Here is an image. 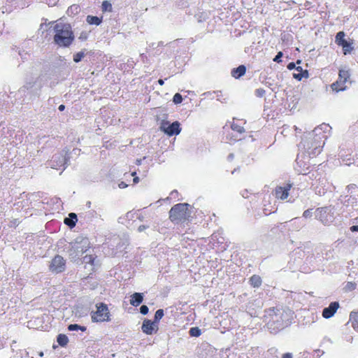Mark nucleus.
Segmentation results:
<instances>
[{"label":"nucleus","instance_id":"1","mask_svg":"<svg viewBox=\"0 0 358 358\" xmlns=\"http://www.w3.org/2000/svg\"><path fill=\"white\" fill-rule=\"evenodd\" d=\"M292 313L290 310L270 309L265 315V322L267 327L272 333H277L290 324L292 320Z\"/></svg>","mask_w":358,"mask_h":358},{"label":"nucleus","instance_id":"2","mask_svg":"<svg viewBox=\"0 0 358 358\" xmlns=\"http://www.w3.org/2000/svg\"><path fill=\"white\" fill-rule=\"evenodd\" d=\"M53 30V41L56 45L59 47H69L71 45L75 36L69 24L57 23L54 25Z\"/></svg>","mask_w":358,"mask_h":358},{"label":"nucleus","instance_id":"3","mask_svg":"<svg viewBox=\"0 0 358 358\" xmlns=\"http://www.w3.org/2000/svg\"><path fill=\"white\" fill-rule=\"evenodd\" d=\"M331 131V126L325 123L315 127V151L324 148Z\"/></svg>","mask_w":358,"mask_h":358},{"label":"nucleus","instance_id":"4","mask_svg":"<svg viewBox=\"0 0 358 358\" xmlns=\"http://www.w3.org/2000/svg\"><path fill=\"white\" fill-rule=\"evenodd\" d=\"M189 205L187 203H179L173 206L170 210V219L171 221L185 220L190 215Z\"/></svg>","mask_w":358,"mask_h":358},{"label":"nucleus","instance_id":"5","mask_svg":"<svg viewBox=\"0 0 358 358\" xmlns=\"http://www.w3.org/2000/svg\"><path fill=\"white\" fill-rule=\"evenodd\" d=\"M90 248V241L87 238H77L70 250L69 255L76 260Z\"/></svg>","mask_w":358,"mask_h":358},{"label":"nucleus","instance_id":"6","mask_svg":"<svg viewBox=\"0 0 358 358\" xmlns=\"http://www.w3.org/2000/svg\"><path fill=\"white\" fill-rule=\"evenodd\" d=\"M94 322H104L111 320L110 310L106 303H96V310L92 313Z\"/></svg>","mask_w":358,"mask_h":358},{"label":"nucleus","instance_id":"7","mask_svg":"<svg viewBox=\"0 0 358 358\" xmlns=\"http://www.w3.org/2000/svg\"><path fill=\"white\" fill-rule=\"evenodd\" d=\"M350 73L349 70L340 69L338 72V78L331 84V87L334 91H343L346 88V83L349 81Z\"/></svg>","mask_w":358,"mask_h":358},{"label":"nucleus","instance_id":"8","mask_svg":"<svg viewBox=\"0 0 358 358\" xmlns=\"http://www.w3.org/2000/svg\"><path fill=\"white\" fill-rule=\"evenodd\" d=\"M160 130L168 136H177L181 132V127L178 121L170 123L167 120H162Z\"/></svg>","mask_w":358,"mask_h":358},{"label":"nucleus","instance_id":"9","mask_svg":"<svg viewBox=\"0 0 358 358\" xmlns=\"http://www.w3.org/2000/svg\"><path fill=\"white\" fill-rule=\"evenodd\" d=\"M49 271L52 273H62L66 268V261L63 257L55 256L48 264Z\"/></svg>","mask_w":358,"mask_h":358},{"label":"nucleus","instance_id":"10","mask_svg":"<svg viewBox=\"0 0 358 358\" xmlns=\"http://www.w3.org/2000/svg\"><path fill=\"white\" fill-rule=\"evenodd\" d=\"M345 33L343 31H340L337 33L336 36V44L343 48V52L345 55L350 54L353 50L352 40H345Z\"/></svg>","mask_w":358,"mask_h":358},{"label":"nucleus","instance_id":"11","mask_svg":"<svg viewBox=\"0 0 358 358\" xmlns=\"http://www.w3.org/2000/svg\"><path fill=\"white\" fill-rule=\"evenodd\" d=\"M310 157L298 156L296 158L297 171L303 175H306L310 172Z\"/></svg>","mask_w":358,"mask_h":358},{"label":"nucleus","instance_id":"12","mask_svg":"<svg viewBox=\"0 0 358 358\" xmlns=\"http://www.w3.org/2000/svg\"><path fill=\"white\" fill-rule=\"evenodd\" d=\"M316 217L324 224H328L334 220V215L331 210L327 207L318 208L316 210Z\"/></svg>","mask_w":358,"mask_h":358},{"label":"nucleus","instance_id":"13","mask_svg":"<svg viewBox=\"0 0 358 358\" xmlns=\"http://www.w3.org/2000/svg\"><path fill=\"white\" fill-rule=\"evenodd\" d=\"M159 329L158 324L150 320H143L141 330L147 335H152Z\"/></svg>","mask_w":358,"mask_h":358},{"label":"nucleus","instance_id":"14","mask_svg":"<svg viewBox=\"0 0 358 358\" xmlns=\"http://www.w3.org/2000/svg\"><path fill=\"white\" fill-rule=\"evenodd\" d=\"M66 163V157L65 155L63 152H59L57 154H55L50 162H49V166H51L52 169H58L59 168H62L64 166Z\"/></svg>","mask_w":358,"mask_h":358},{"label":"nucleus","instance_id":"15","mask_svg":"<svg viewBox=\"0 0 358 358\" xmlns=\"http://www.w3.org/2000/svg\"><path fill=\"white\" fill-rule=\"evenodd\" d=\"M339 307L340 305L338 301L331 302L329 304L328 307L323 310V312H322V316L325 319L331 318L334 315L335 313L337 312Z\"/></svg>","mask_w":358,"mask_h":358},{"label":"nucleus","instance_id":"16","mask_svg":"<svg viewBox=\"0 0 358 358\" xmlns=\"http://www.w3.org/2000/svg\"><path fill=\"white\" fill-rule=\"evenodd\" d=\"M291 189L290 184H286L284 187H278L275 189V196L278 199H286L289 196V191Z\"/></svg>","mask_w":358,"mask_h":358},{"label":"nucleus","instance_id":"17","mask_svg":"<svg viewBox=\"0 0 358 358\" xmlns=\"http://www.w3.org/2000/svg\"><path fill=\"white\" fill-rule=\"evenodd\" d=\"M143 299V294L141 293H134L131 295L130 304L134 306H138L141 304Z\"/></svg>","mask_w":358,"mask_h":358},{"label":"nucleus","instance_id":"18","mask_svg":"<svg viewBox=\"0 0 358 358\" xmlns=\"http://www.w3.org/2000/svg\"><path fill=\"white\" fill-rule=\"evenodd\" d=\"M292 76H294V78L298 80H301L303 78L308 77V71H303L301 66H298L296 68L295 72L294 74H292Z\"/></svg>","mask_w":358,"mask_h":358},{"label":"nucleus","instance_id":"19","mask_svg":"<svg viewBox=\"0 0 358 358\" xmlns=\"http://www.w3.org/2000/svg\"><path fill=\"white\" fill-rule=\"evenodd\" d=\"M350 320L351 322L352 329L358 331V311L350 313Z\"/></svg>","mask_w":358,"mask_h":358},{"label":"nucleus","instance_id":"20","mask_svg":"<svg viewBox=\"0 0 358 358\" xmlns=\"http://www.w3.org/2000/svg\"><path fill=\"white\" fill-rule=\"evenodd\" d=\"M245 73V67L241 65L231 71V76L232 77L238 79V78L244 75Z\"/></svg>","mask_w":358,"mask_h":358},{"label":"nucleus","instance_id":"21","mask_svg":"<svg viewBox=\"0 0 358 358\" xmlns=\"http://www.w3.org/2000/svg\"><path fill=\"white\" fill-rule=\"evenodd\" d=\"M76 215L75 213H71L69 214V217L64 220V223L66 225H68L70 227H73L76 226Z\"/></svg>","mask_w":358,"mask_h":358},{"label":"nucleus","instance_id":"22","mask_svg":"<svg viewBox=\"0 0 358 358\" xmlns=\"http://www.w3.org/2000/svg\"><path fill=\"white\" fill-rule=\"evenodd\" d=\"M58 344L62 346H66L68 345L69 340L67 336L64 334H59L57 336Z\"/></svg>","mask_w":358,"mask_h":358},{"label":"nucleus","instance_id":"23","mask_svg":"<svg viewBox=\"0 0 358 358\" xmlns=\"http://www.w3.org/2000/svg\"><path fill=\"white\" fill-rule=\"evenodd\" d=\"M250 282L254 287H258L261 285L262 279L258 275H253L250 278Z\"/></svg>","mask_w":358,"mask_h":358},{"label":"nucleus","instance_id":"24","mask_svg":"<svg viewBox=\"0 0 358 358\" xmlns=\"http://www.w3.org/2000/svg\"><path fill=\"white\" fill-rule=\"evenodd\" d=\"M87 21L90 24H95L99 25L101 23V20L96 16L88 15L87 17Z\"/></svg>","mask_w":358,"mask_h":358},{"label":"nucleus","instance_id":"25","mask_svg":"<svg viewBox=\"0 0 358 358\" xmlns=\"http://www.w3.org/2000/svg\"><path fill=\"white\" fill-rule=\"evenodd\" d=\"M69 331H85L87 330L86 327L81 326L80 324H70L68 327Z\"/></svg>","mask_w":358,"mask_h":358},{"label":"nucleus","instance_id":"26","mask_svg":"<svg viewBox=\"0 0 358 358\" xmlns=\"http://www.w3.org/2000/svg\"><path fill=\"white\" fill-rule=\"evenodd\" d=\"M164 315V310L163 309H158L157 312H155V319L154 322H157L158 324L159 321L163 317Z\"/></svg>","mask_w":358,"mask_h":358},{"label":"nucleus","instance_id":"27","mask_svg":"<svg viewBox=\"0 0 358 358\" xmlns=\"http://www.w3.org/2000/svg\"><path fill=\"white\" fill-rule=\"evenodd\" d=\"M201 330L199 327H192L189 329V335L190 336H201Z\"/></svg>","mask_w":358,"mask_h":358},{"label":"nucleus","instance_id":"28","mask_svg":"<svg viewBox=\"0 0 358 358\" xmlns=\"http://www.w3.org/2000/svg\"><path fill=\"white\" fill-rule=\"evenodd\" d=\"M85 57V52H78L74 55V57H73V60L76 63H78L82 60V59Z\"/></svg>","mask_w":358,"mask_h":358},{"label":"nucleus","instance_id":"29","mask_svg":"<svg viewBox=\"0 0 358 358\" xmlns=\"http://www.w3.org/2000/svg\"><path fill=\"white\" fill-rule=\"evenodd\" d=\"M101 9L103 11H111L112 10V5L110 2L105 1L102 2Z\"/></svg>","mask_w":358,"mask_h":358},{"label":"nucleus","instance_id":"30","mask_svg":"<svg viewBox=\"0 0 358 358\" xmlns=\"http://www.w3.org/2000/svg\"><path fill=\"white\" fill-rule=\"evenodd\" d=\"M182 101V96L181 94H176L173 95V103H175L176 104H179V103H181Z\"/></svg>","mask_w":358,"mask_h":358},{"label":"nucleus","instance_id":"31","mask_svg":"<svg viewBox=\"0 0 358 358\" xmlns=\"http://www.w3.org/2000/svg\"><path fill=\"white\" fill-rule=\"evenodd\" d=\"M231 129H232V130L236 131L237 132L241 133V134L243 133L244 131L243 128L241 126H238L235 123H233L231 124Z\"/></svg>","mask_w":358,"mask_h":358},{"label":"nucleus","instance_id":"32","mask_svg":"<svg viewBox=\"0 0 358 358\" xmlns=\"http://www.w3.org/2000/svg\"><path fill=\"white\" fill-rule=\"evenodd\" d=\"M83 261L85 263H89V264H93L94 257L92 256H85L83 258Z\"/></svg>","mask_w":358,"mask_h":358},{"label":"nucleus","instance_id":"33","mask_svg":"<svg viewBox=\"0 0 358 358\" xmlns=\"http://www.w3.org/2000/svg\"><path fill=\"white\" fill-rule=\"evenodd\" d=\"M78 12V7L76 5H72L69 7L68 13H76Z\"/></svg>","mask_w":358,"mask_h":358},{"label":"nucleus","instance_id":"34","mask_svg":"<svg viewBox=\"0 0 358 358\" xmlns=\"http://www.w3.org/2000/svg\"><path fill=\"white\" fill-rule=\"evenodd\" d=\"M141 313L143 315H146L148 313V308L146 305H143L141 307Z\"/></svg>","mask_w":358,"mask_h":358},{"label":"nucleus","instance_id":"35","mask_svg":"<svg viewBox=\"0 0 358 358\" xmlns=\"http://www.w3.org/2000/svg\"><path fill=\"white\" fill-rule=\"evenodd\" d=\"M282 55H283V53L282 52H278V53L276 55V57L275 58H273V62H275L277 63H280V58L282 57Z\"/></svg>","mask_w":358,"mask_h":358},{"label":"nucleus","instance_id":"36","mask_svg":"<svg viewBox=\"0 0 358 358\" xmlns=\"http://www.w3.org/2000/svg\"><path fill=\"white\" fill-rule=\"evenodd\" d=\"M311 215H313V212L311 211V210H306V211L303 212V214L305 218L310 217Z\"/></svg>","mask_w":358,"mask_h":358},{"label":"nucleus","instance_id":"37","mask_svg":"<svg viewBox=\"0 0 358 358\" xmlns=\"http://www.w3.org/2000/svg\"><path fill=\"white\" fill-rule=\"evenodd\" d=\"M287 68H288L289 70H292V69H294L296 70V69L297 67H296V64L294 62H290L289 64H288V66H287Z\"/></svg>","mask_w":358,"mask_h":358},{"label":"nucleus","instance_id":"38","mask_svg":"<svg viewBox=\"0 0 358 358\" xmlns=\"http://www.w3.org/2000/svg\"><path fill=\"white\" fill-rule=\"evenodd\" d=\"M128 186L127 184H126L125 182H122L118 184V187L120 189H124L126 188Z\"/></svg>","mask_w":358,"mask_h":358},{"label":"nucleus","instance_id":"39","mask_svg":"<svg viewBox=\"0 0 358 358\" xmlns=\"http://www.w3.org/2000/svg\"><path fill=\"white\" fill-rule=\"evenodd\" d=\"M281 358H292V355L290 352H286L283 354L282 357Z\"/></svg>","mask_w":358,"mask_h":358},{"label":"nucleus","instance_id":"40","mask_svg":"<svg viewBox=\"0 0 358 358\" xmlns=\"http://www.w3.org/2000/svg\"><path fill=\"white\" fill-rule=\"evenodd\" d=\"M147 228H148L147 225H140L139 227H138V231L141 232Z\"/></svg>","mask_w":358,"mask_h":358},{"label":"nucleus","instance_id":"41","mask_svg":"<svg viewBox=\"0 0 358 358\" xmlns=\"http://www.w3.org/2000/svg\"><path fill=\"white\" fill-rule=\"evenodd\" d=\"M350 231H358V225H352L350 228Z\"/></svg>","mask_w":358,"mask_h":358},{"label":"nucleus","instance_id":"42","mask_svg":"<svg viewBox=\"0 0 358 358\" xmlns=\"http://www.w3.org/2000/svg\"><path fill=\"white\" fill-rule=\"evenodd\" d=\"M87 38V34H82L81 36H80V39L84 41V40H86Z\"/></svg>","mask_w":358,"mask_h":358},{"label":"nucleus","instance_id":"43","mask_svg":"<svg viewBox=\"0 0 358 358\" xmlns=\"http://www.w3.org/2000/svg\"><path fill=\"white\" fill-rule=\"evenodd\" d=\"M64 108H65L64 105H59V106L58 109H59L60 111H62V110H64Z\"/></svg>","mask_w":358,"mask_h":358},{"label":"nucleus","instance_id":"44","mask_svg":"<svg viewBox=\"0 0 358 358\" xmlns=\"http://www.w3.org/2000/svg\"><path fill=\"white\" fill-rule=\"evenodd\" d=\"M158 83H159V85H163L164 84V80H163V79H159V80H158Z\"/></svg>","mask_w":358,"mask_h":358},{"label":"nucleus","instance_id":"45","mask_svg":"<svg viewBox=\"0 0 358 358\" xmlns=\"http://www.w3.org/2000/svg\"><path fill=\"white\" fill-rule=\"evenodd\" d=\"M138 177L134 178V182L135 184H136V183H138Z\"/></svg>","mask_w":358,"mask_h":358},{"label":"nucleus","instance_id":"46","mask_svg":"<svg viewBox=\"0 0 358 358\" xmlns=\"http://www.w3.org/2000/svg\"><path fill=\"white\" fill-rule=\"evenodd\" d=\"M39 356H40L41 357H43V356H44V352H39Z\"/></svg>","mask_w":358,"mask_h":358},{"label":"nucleus","instance_id":"47","mask_svg":"<svg viewBox=\"0 0 358 358\" xmlns=\"http://www.w3.org/2000/svg\"><path fill=\"white\" fill-rule=\"evenodd\" d=\"M324 193H325L324 190H323L322 192L320 190L318 191V194H324Z\"/></svg>","mask_w":358,"mask_h":358},{"label":"nucleus","instance_id":"48","mask_svg":"<svg viewBox=\"0 0 358 358\" xmlns=\"http://www.w3.org/2000/svg\"><path fill=\"white\" fill-rule=\"evenodd\" d=\"M136 175V172L131 173V176H134Z\"/></svg>","mask_w":358,"mask_h":358},{"label":"nucleus","instance_id":"49","mask_svg":"<svg viewBox=\"0 0 358 358\" xmlns=\"http://www.w3.org/2000/svg\"><path fill=\"white\" fill-rule=\"evenodd\" d=\"M175 193H176V192H172L171 193V194L173 196V194H175Z\"/></svg>","mask_w":358,"mask_h":358},{"label":"nucleus","instance_id":"50","mask_svg":"<svg viewBox=\"0 0 358 358\" xmlns=\"http://www.w3.org/2000/svg\"><path fill=\"white\" fill-rule=\"evenodd\" d=\"M32 358H34V357H32Z\"/></svg>","mask_w":358,"mask_h":358}]
</instances>
